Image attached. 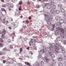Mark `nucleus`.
<instances>
[{
  "label": "nucleus",
  "mask_w": 66,
  "mask_h": 66,
  "mask_svg": "<svg viewBox=\"0 0 66 66\" xmlns=\"http://www.w3.org/2000/svg\"><path fill=\"white\" fill-rule=\"evenodd\" d=\"M54 45V44H53L51 45V46L48 49V53L49 55L53 57L54 58L55 57V56L52 53V52H53V47Z\"/></svg>",
  "instance_id": "nucleus-1"
},
{
  "label": "nucleus",
  "mask_w": 66,
  "mask_h": 66,
  "mask_svg": "<svg viewBox=\"0 0 66 66\" xmlns=\"http://www.w3.org/2000/svg\"><path fill=\"white\" fill-rule=\"evenodd\" d=\"M60 23H56L54 25L52 26L53 28H54L55 27H56L57 28V27H60L61 26V23H63L65 22V20H61L59 21Z\"/></svg>",
  "instance_id": "nucleus-2"
},
{
  "label": "nucleus",
  "mask_w": 66,
  "mask_h": 66,
  "mask_svg": "<svg viewBox=\"0 0 66 66\" xmlns=\"http://www.w3.org/2000/svg\"><path fill=\"white\" fill-rule=\"evenodd\" d=\"M38 41V40L37 39V38L35 37L33 39H31V42H29V44L30 46H32L35 44V42L37 43Z\"/></svg>",
  "instance_id": "nucleus-3"
},
{
  "label": "nucleus",
  "mask_w": 66,
  "mask_h": 66,
  "mask_svg": "<svg viewBox=\"0 0 66 66\" xmlns=\"http://www.w3.org/2000/svg\"><path fill=\"white\" fill-rule=\"evenodd\" d=\"M45 20L46 21H47V23L48 24V25H49L50 26L51 25V23H50V19L51 18H47V17L46 16L45 17Z\"/></svg>",
  "instance_id": "nucleus-4"
},
{
  "label": "nucleus",
  "mask_w": 66,
  "mask_h": 66,
  "mask_svg": "<svg viewBox=\"0 0 66 66\" xmlns=\"http://www.w3.org/2000/svg\"><path fill=\"white\" fill-rule=\"evenodd\" d=\"M54 48L55 51L56 52H57L58 53L59 52V47L58 46H57V44H56L54 45Z\"/></svg>",
  "instance_id": "nucleus-5"
},
{
  "label": "nucleus",
  "mask_w": 66,
  "mask_h": 66,
  "mask_svg": "<svg viewBox=\"0 0 66 66\" xmlns=\"http://www.w3.org/2000/svg\"><path fill=\"white\" fill-rule=\"evenodd\" d=\"M57 60L59 61H60V62L62 61V60H63V58H62V57L61 55H58L57 57Z\"/></svg>",
  "instance_id": "nucleus-6"
},
{
  "label": "nucleus",
  "mask_w": 66,
  "mask_h": 66,
  "mask_svg": "<svg viewBox=\"0 0 66 66\" xmlns=\"http://www.w3.org/2000/svg\"><path fill=\"white\" fill-rule=\"evenodd\" d=\"M46 52V49H42L39 52V54H42L43 53H45Z\"/></svg>",
  "instance_id": "nucleus-7"
},
{
  "label": "nucleus",
  "mask_w": 66,
  "mask_h": 66,
  "mask_svg": "<svg viewBox=\"0 0 66 66\" xmlns=\"http://www.w3.org/2000/svg\"><path fill=\"white\" fill-rule=\"evenodd\" d=\"M45 19H46V18H50V17L49 16H50V13H49V12H47L46 14H45Z\"/></svg>",
  "instance_id": "nucleus-8"
},
{
  "label": "nucleus",
  "mask_w": 66,
  "mask_h": 66,
  "mask_svg": "<svg viewBox=\"0 0 66 66\" xmlns=\"http://www.w3.org/2000/svg\"><path fill=\"white\" fill-rule=\"evenodd\" d=\"M50 2L51 3V7H52L53 6L54 4V3L53 2L54 0H49Z\"/></svg>",
  "instance_id": "nucleus-9"
},
{
  "label": "nucleus",
  "mask_w": 66,
  "mask_h": 66,
  "mask_svg": "<svg viewBox=\"0 0 66 66\" xmlns=\"http://www.w3.org/2000/svg\"><path fill=\"white\" fill-rule=\"evenodd\" d=\"M44 61L45 63H47V61H49V59H48V58L47 57L45 56Z\"/></svg>",
  "instance_id": "nucleus-10"
},
{
  "label": "nucleus",
  "mask_w": 66,
  "mask_h": 66,
  "mask_svg": "<svg viewBox=\"0 0 66 66\" xmlns=\"http://www.w3.org/2000/svg\"><path fill=\"white\" fill-rule=\"evenodd\" d=\"M61 52L63 53H65L66 52V51H65V48L64 47H62L61 48Z\"/></svg>",
  "instance_id": "nucleus-11"
},
{
  "label": "nucleus",
  "mask_w": 66,
  "mask_h": 66,
  "mask_svg": "<svg viewBox=\"0 0 66 66\" xmlns=\"http://www.w3.org/2000/svg\"><path fill=\"white\" fill-rule=\"evenodd\" d=\"M50 61L52 62V63L53 64H55V62H54V60L52 58H50Z\"/></svg>",
  "instance_id": "nucleus-12"
},
{
  "label": "nucleus",
  "mask_w": 66,
  "mask_h": 66,
  "mask_svg": "<svg viewBox=\"0 0 66 66\" xmlns=\"http://www.w3.org/2000/svg\"><path fill=\"white\" fill-rule=\"evenodd\" d=\"M6 33V31L5 29H4L3 31H2V35H4V34H5Z\"/></svg>",
  "instance_id": "nucleus-13"
},
{
  "label": "nucleus",
  "mask_w": 66,
  "mask_h": 66,
  "mask_svg": "<svg viewBox=\"0 0 66 66\" xmlns=\"http://www.w3.org/2000/svg\"><path fill=\"white\" fill-rule=\"evenodd\" d=\"M49 3H46L45 4H43V7H45L46 6L48 5H49Z\"/></svg>",
  "instance_id": "nucleus-14"
},
{
  "label": "nucleus",
  "mask_w": 66,
  "mask_h": 66,
  "mask_svg": "<svg viewBox=\"0 0 66 66\" xmlns=\"http://www.w3.org/2000/svg\"><path fill=\"white\" fill-rule=\"evenodd\" d=\"M60 11L62 13H64L65 12V10H64V9L62 8H61L60 9Z\"/></svg>",
  "instance_id": "nucleus-15"
},
{
  "label": "nucleus",
  "mask_w": 66,
  "mask_h": 66,
  "mask_svg": "<svg viewBox=\"0 0 66 66\" xmlns=\"http://www.w3.org/2000/svg\"><path fill=\"white\" fill-rule=\"evenodd\" d=\"M57 45L58 46V47L59 48V49H60L61 47H62V45H61V44L59 43L57 44Z\"/></svg>",
  "instance_id": "nucleus-16"
},
{
  "label": "nucleus",
  "mask_w": 66,
  "mask_h": 66,
  "mask_svg": "<svg viewBox=\"0 0 66 66\" xmlns=\"http://www.w3.org/2000/svg\"><path fill=\"white\" fill-rule=\"evenodd\" d=\"M55 34L56 35H59V30H57L55 31Z\"/></svg>",
  "instance_id": "nucleus-17"
},
{
  "label": "nucleus",
  "mask_w": 66,
  "mask_h": 66,
  "mask_svg": "<svg viewBox=\"0 0 66 66\" xmlns=\"http://www.w3.org/2000/svg\"><path fill=\"white\" fill-rule=\"evenodd\" d=\"M52 7L51 6H48L46 7V9H50Z\"/></svg>",
  "instance_id": "nucleus-18"
},
{
  "label": "nucleus",
  "mask_w": 66,
  "mask_h": 66,
  "mask_svg": "<svg viewBox=\"0 0 66 66\" xmlns=\"http://www.w3.org/2000/svg\"><path fill=\"white\" fill-rule=\"evenodd\" d=\"M25 64H26V65H28V66H31V64H30V63H29L28 62H25Z\"/></svg>",
  "instance_id": "nucleus-19"
},
{
  "label": "nucleus",
  "mask_w": 66,
  "mask_h": 66,
  "mask_svg": "<svg viewBox=\"0 0 66 66\" xmlns=\"http://www.w3.org/2000/svg\"><path fill=\"white\" fill-rule=\"evenodd\" d=\"M55 12L56 14H59L60 13V11L59 10H57L56 11H55Z\"/></svg>",
  "instance_id": "nucleus-20"
},
{
  "label": "nucleus",
  "mask_w": 66,
  "mask_h": 66,
  "mask_svg": "<svg viewBox=\"0 0 66 66\" xmlns=\"http://www.w3.org/2000/svg\"><path fill=\"white\" fill-rule=\"evenodd\" d=\"M51 13H54L55 12V10L54 9H52V10H51Z\"/></svg>",
  "instance_id": "nucleus-21"
},
{
  "label": "nucleus",
  "mask_w": 66,
  "mask_h": 66,
  "mask_svg": "<svg viewBox=\"0 0 66 66\" xmlns=\"http://www.w3.org/2000/svg\"><path fill=\"white\" fill-rule=\"evenodd\" d=\"M57 39H59L58 40H61L62 38H61V37H57Z\"/></svg>",
  "instance_id": "nucleus-22"
},
{
  "label": "nucleus",
  "mask_w": 66,
  "mask_h": 66,
  "mask_svg": "<svg viewBox=\"0 0 66 66\" xmlns=\"http://www.w3.org/2000/svg\"><path fill=\"white\" fill-rule=\"evenodd\" d=\"M59 66H63V63H60L59 64Z\"/></svg>",
  "instance_id": "nucleus-23"
},
{
  "label": "nucleus",
  "mask_w": 66,
  "mask_h": 66,
  "mask_svg": "<svg viewBox=\"0 0 66 66\" xmlns=\"http://www.w3.org/2000/svg\"><path fill=\"white\" fill-rule=\"evenodd\" d=\"M63 43L64 45H66V40H64L63 42Z\"/></svg>",
  "instance_id": "nucleus-24"
},
{
  "label": "nucleus",
  "mask_w": 66,
  "mask_h": 66,
  "mask_svg": "<svg viewBox=\"0 0 66 66\" xmlns=\"http://www.w3.org/2000/svg\"><path fill=\"white\" fill-rule=\"evenodd\" d=\"M7 42L8 43H11V40L10 39H9L7 40Z\"/></svg>",
  "instance_id": "nucleus-25"
},
{
  "label": "nucleus",
  "mask_w": 66,
  "mask_h": 66,
  "mask_svg": "<svg viewBox=\"0 0 66 66\" xmlns=\"http://www.w3.org/2000/svg\"><path fill=\"white\" fill-rule=\"evenodd\" d=\"M64 60H65L66 59V55H65V56L63 57Z\"/></svg>",
  "instance_id": "nucleus-26"
},
{
  "label": "nucleus",
  "mask_w": 66,
  "mask_h": 66,
  "mask_svg": "<svg viewBox=\"0 0 66 66\" xmlns=\"http://www.w3.org/2000/svg\"><path fill=\"white\" fill-rule=\"evenodd\" d=\"M59 19V17L58 16H56L55 17V19L56 20H58Z\"/></svg>",
  "instance_id": "nucleus-27"
},
{
  "label": "nucleus",
  "mask_w": 66,
  "mask_h": 66,
  "mask_svg": "<svg viewBox=\"0 0 66 66\" xmlns=\"http://www.w3.org/2000/svg\"><path fill=\"white\" fill-rule=\"evenodd\" d=\"M3 23H5V19H3Z\"/></svg>",
  "instance_id": "nucleus-28"
},
{
  "label": "nucleus",
  "mask_w": 66,
  "mask_h": 66,
  "mask_svg": "<svg viewBox=\"0 0 66 66\" xmlns=\"http://www.w3.org/2000/svg\"><path fill=\"white\" fill-rule=\"evenodd\" d=\"M52 7H53V9H54L55 8H56V6L54 5H53Z\"/></svg>",
  "instance_id": "nucleus-29"
},
{
  "label": "nucleus",
  "mask_w": 66,
  "mask_h": 66,
  "mask_svg": "<svg viewBox=\"0 0 66 66\" xmlns=\"http://www.w3.org/2000/svg\"><path fill=\"white\" fill-rule=\"evenodd\" d=\"M40 7V6L37 5L36 6V8H37V9H38V8H39Z\"/></svg>",
  "instance_id": "nucleus-30"
},
{
  "label": "nucleus",
  "mask_w": 66,
  "mask_h": 66,
  "mask_svg": "<svg viewBox=\"0 0 66 66\" xmlns=\"http://www.w3.org/2000/svg\"><path fill=\"white\" fill-rule=\"evenodd\" d=\"M9 62H10V63H11V64L12 63H14V62H13V61L12 60H11Z\"/></svg>",
  "instance_id": "nucleus-31"
},
{
  "label": "nucleus",
  "mask_w": 66,
  "mask_h": 66,
  "mask_svg": "<svg viewBox=\"0 0 66 66\" xmlns=\"http://www.w3.org/2000/svg\"><path fill=\"white\" fill-rule=\"evenodd\" d=\"M0 42L1 43H2V42H3V40L2 39H0Z\"/></svg>",
  "instance_id": "nucleus-32"
},
{
  "label": "nucleus",
  "mask_w": 66,
  "mask_h": 66,
  "mask_svg": "<svg viewBox=\"0 0 66 66\" xmlns=\"http://www.w3.org/2000/svg\"><path fill=\"white\" fill-rule=\"evenodd\" d=\"M61 18H62V17H59L58 19V20H59L60 21V20L61 19Z\"/></svg>",
  "instance_id": "nucleus-33"
},
{
  "label": "nucleus",
  "mask_w": 66,
  "mask_h": 66,
  "mask_svg": "<svg viewBox=\"0 0 66 66\" xmlns=\"http://www.w3.org/2000/svg\"><path fill=\"white\" fill-rule=\"evenodd\" d=\"M3 46V44H2V43H0V46H1V47H2Z\"/></svg>",
  "instance_id": "nucleus-34"
},
{
  "label": "nucleus",
  "mask_w": 66,
  "mask_h": 66,
  "mask_svg": "<svg viewBox=\"0 0 66 66\" xmlns=\"http://www.w3.org/2000/svg\"><path fill=\"white\" fill-rule=\"evenodd\" d=\"M58 6L59 7H62V5L61 4H59L58 5Z\"/></svg>",
  "instance_id": "nucleus-35"
},
{
  "label": "nucleus",
  "mask_w": 66,
  "mask_h": 66,
  "mask_svg": "<svg viewBox=\"0 0 66 66\" xmlns=\"http://www.w3.org/2000/svg\"><path fill=\"white\" fill-rule=\"evenodd\" d=\"M10 5V4L9 3H7L6 4V6H9Z\"/></svg>",
  "instance_id": "nucleus-36"
},
{
  "label": "nucleus",
  "mask_w": 66,
  "mask_h": 66,
  "mask_svg": "<svg viewBox=\"0 0 66 66\" xmlns=\"http://www.w3.org/2000/svg\"><path fill=\"white\" fill-rule=\"evenodd\" d=\"M29 54H31L32 55V54H33V52H29Z\"/></svg>",
  "instance_id": "nucleus-37"
},
{
  "label": "nucleus",
  "mask_w": 66,
  "mask_h": 66,
  "mask_svg": "<svg viewBox=\"0 0 66 66\" xmlns=\"http://www.w3.org/2000/svg\"><path fill=\"white\" fill-rule=\"evenodd\" d=\"M38 58H39V59H40V58H41V55H39L38 56Z\"/></svg>",
  "instance_id": "nucleus-38"
},
{
  "label": "nucleus",
  "mask_w": 66,
  "mask_h": 66,
  "mask_svg": "<svg viewBox=\"0 0 66 66\" xmlns=\"http://www.w3.org/2000/svg\"><path fill=\"white\" fill-rule=\"evenodd\" d=\"M11 7H13V4H11Z\"/></svg>",
  "instance_id": "nucleus-39"
},
{
  "label": "nucleus",
  "mask_w": 66,
  "mask_h": 66,
  "mask_svg": "<svg viewBox=\"0 0 66 66\" xmlns=\"http://www.w3.org/2000/svg\"><path fill=\"white\" fill-rule=\"evenodd\" d=\"M50 66H55L54 65V64H50Z\"/></svg>",
  "instance_id": "nucleus-40"
},
{
  "label": "nucleus",
  "mask_w": 66,
  "mask_h": 66,
  "mask_svg": "<svg viewBox=\"0 0 66 66\" xmlns=\"http://www.w3.org/2000/svg\"><path fill=\"white\" fill-rule=\"evenodd\" d=\"M22 51V48H20V52H21Z\"/></svg>",
  "instance_id": "nucleus-41"
},
{
  "label": "nucleus",
  "mask_w": 66,
  "mask_h": 66,
  "mask_svg": "<svg viewBox=\"0 0 66 66\" xmlns=\"http://www.w3.org/2000/svg\"><path fill=\"white\" fill-rule=\"evenodd\" d=\"M3 53V52H0V55H2V54Z\"/></svg>",
  "instance_id": "nucleus-42"
},
{
  "label": "nucleus",
  "mask_w": 66,
  "mask_h": 66,
  "mask_svg": "<svg viewBox=\"0 0 66 66\" xmlns=\"http://www.w3.org/2000/svg\"><path fill=\"white\" fill-rule=\"evenodd\" d=\"M6 64H10V61H9V62H6Z\"/></svg>",
  "instance_id": "nucleus-43"
},
{
  "label": "nucleus",
  "mask_w": 66,
  "mask_h": 66,
  "mask_svg": "<svg viewBox=\"0 0 66 66\" xmlns=\"http://www.w3.org/2000/svg\"><path fill=\"white\" fill-rule=\"evenodd\" d=\"M4 35H2V38H4Z\"/></svg>",
  "instance_id": "nucleus-44"
},
{
  "label": "nucleus",
  "mask_w": 66,
  "mask_h": 66,
  "mask_svg": "<svg viewBox=\"0 0 66 66\" xmlns=\"http://www.w3.org/2000/svg\"><path fill=\"white\" fill-rule=\"evenodd\" d=\"M2 11H5V10L4 9L2 8L1 9Z\"/></svg>",
  "instance_id": "nucleus-45"
},
{
  "label": "nucleus",
  "mask_w": 66,
  "mask_h": 66,
  "mask_svg": "<svg viewBox=\"0 0 66 66\" xmlns=\"http://www.w3.org/2000/svg\"><path fill=\"white\" fill-rule=\"evenodd\" d=\"M2 7H6V5H4L2 6Z\"/></svg>",
  "instance_id": "nucleus-46"
},
{
  "label": "nucleus",
  "mask_w": 66,
  "mask_h": 66,
  "mask_svg": "<svg viewBox=\"0 0 66 66\" xmlns=\"http://www.w3.org/2000/svg\"><path fill=\"white\" fill-rule=\"evenodd\" d=\"M12 24H13V25H14V26H15V23H14L13 22L11 23Z\"/></svg>",
  "instance_id": "nucleus-47"
},
{
  "label": "nucleus",
  "mask_w": 66,
  "mask_h": 66,
  "mask_svg": "<svg viewBox=\"0 0 66 66\" xmlns=\"http://www.w3.org/2000/svg\"><path fill=\"white\" fill-rule=\"evenodd\" d=\"M10 48L11 49H12V48H13V46H12V45H11Z\"/></svg>",
  "instance_id": "nucleus-48"
},
{
  "label": "nucleus",
  "mask_w": 66,
  "mask_h": 66,
  "mask_svg": "<svg viewBox=\"0 0 66 66\" xmlns=\"http://www.w3.org/2000/svg\"><path fill=\"white\" fill-rule=\"evenodd\" d=\"M6 54H5V53H3V54H2V55H5Z\"/></svg>",
  "instance_id": "nucleus-49"
},
{
  "label": "nucleus",
  "mask_w": 66,
  "mask_h": 66,
  "mask_svg": "<svg viewBox=\"0 0 66 66\" xmlns=\"http://www.w3.org/2000/svg\"><path fill=\"white\" fill-rule=\"evenodd\" d=\"M22 3V2H19V4H21Z\"/></svg>",
  "instance_id": "nucleus-50"
},
{
  "label": "nucleus",
  "mask_w": 66,
  "mask_h": 66,
  "mask_svg": "<svg viewBox=\"0 0 66 66\" xmlns=\"http://www.w3.org/2000/svg\"><path fill=\"white\" fill-rule=\"evenodd\" d=\"M63 15L64 16H65L66 17V13H64Z\"/></svg>",
  "instance_id": "nucleus-51"
},
{
  "label": "nucleus",
  "mask_w": 66,
  "mask_h": 66,
  "mask_svg": "<svg viewBox=\"0 0 66 66\" xmlns=\"http://www.w3.org/2000/svg\"><path fill=\"white\" fill-rule=\"evenodd\" d=\"M19 9V11H21V8H18Z\"/></svg>",
  "instance_id": "nucleus-52"
},
{
  "label": "nucleus",
  "mask_w": 66,
  "mask_h": 66,
  "mask_svg": "<svg viewBox=\"0 0 66 66\" xmlns=\"http://www.w3.org/2000/svg\"><path fill=\"white\" fill-rule=\"evenodd\" d=\"M25 57H28V58H30V57H29V56H25Z\"/></svg>",
  "instance_id": "nucleus-53"
},
{
  "label": "nucleus",
  "mask_w": 66,
  "mask_h": 66,
  "mask_svg": "<svg viewBox=\"0 0 66 66\" xmlns=\"http://www.w3.org/2000/svg\"><path fill=\"white\" fill-rule=\"evenodd\" d=\"M16 51H17V50H16V49H14V52H16Z\"/></svg>",
  "instance_id": "nucleus-54"
},
{
  "label": "nucleus",
  "mask_w": 66,
  "mask_h": 66,
  "mask_svg": "<svg viewBox=\"0 0 66 66\" xmlns=\"http://www.w3.org/2000/svg\"><path fill=\"white\" fill-rule=\"evenodd\" d=\"M31 19V17L29 16V20H30V19Z\"/></svg>",
  "instance_id": "nucleus-55"
},
{
  "label": "nucleus",
  "mask_w": 66,
  "mask_h": 66,
  "mask_svg": "<svg viewBox=\"0 0 66 66\" xmlns=\"http://www.w3.org/2000/svg\"><path fill=\"white\" fill-rule=\"evenodd\" d=\"M26 23H29V21H26Z\"/></svg>",
  "instance_id": "nucleus-56"
},
{
  "label": "nucleus",
  "mask_w": 66,
  "mask_h": 66,
  "mask_svg": "<svg viewBox=\"0 0 66 66\" xmlns=\"http://www.w3.org/2000/svg\"><path fill=\"white\" fill-rule=\"evenodd\" d=\"M3 62L4 63H5V61L4 60H3Z\"/></svg>",
  "instance_id": "nucleus-57"
},
{
  "label": "nucleus",
  "mask_w": 66,
  "mask_h": 66,
  "mask_svg": "<svg viewBox=\"0 0 66 66\" xmlns=\"http://www.w3.org/2000/svg\"><path fill=\"white\" fill-rule=\"evenodd\" d=\"M8 28L10 29H11V27H8Z\"/></svg>",
  "instance_id": "nucleus-58"
},
{
  "label": "nucleus",
  "mask_w": 66,
  "mask_h": 66,
  "mask_svg": "<svg viewBox=\"0 0 66 66\" xmlns=\"http://www.w3.org/2000/svg\"><path fill=\"white\" fill-rule=\"evenodd\" d=\"M6 24H7V23H8V21H7L6 22Z\"/></svg>",
  "instance_id": "nucleus-59"
},
{
  "label": "nucleus",
  "mask_w": 66,
  "mask_h": 66,
  "mask_svg": "<svg viewBox=\"0 0 66 66\" xmlns=\"http://www.w3.org/2000/svg\"><path fill=\"white\" fill-rule=\"evenodd\" d=\"M28 4H30V2H27Z\"/></svg>",
  "instance_id": "nucleus-60"
},
{
  "label": "nucleus",
  "mask_w": 66,
  "mask_h": 66,
  "mask_svg": "<svg viewBox=\"0 0 66 66\" xmlns=\"http://www.w3.org/2000/svg\"><path fill=\"white\" fill-rule=\"evenodd\" d=\"M9 8H11V6H9Z\"/></svg>",
  "instance_id": "nucleus-61"
},
{
  "label": "nucleus",
  "mask_w": 66,
  "mask_h": 66,
  "mask_svg": "<svg viewBox=\"0 0 66 66\" xmlns=\"http://www.w3.org/2000/svg\"><path fill=\"white\" fill-rule=\"evenodd\" d=\"M45 0H43L42 1V2H45Z\"/></svg>",
  "instance_id": "nucleus-62"
},
{
  "label": "nucleus",
  "mask_w": 66,
  "mask_h": 66,
  "mask_svg": "<svg viewBox=\"0 0 66 66\" xmlns=\"http://www.w3.org/2000/svg\"><path fill=\"white\" fill-rule=\"evenodd\" d=\"M5 48H4V49H3V51H5Z\"/></svg>",
  "instance_id": "nucleus-63"
},
{
  "label": "nucleus",
  "mask_w": 66,
  "mask_h": 66,
  "mask_svg": "<svg viewBox=\"0 0 66 66\" xmlns=\"http://www.w3.org/2000/svg\"><path fill=\"white\" fill-rule=\"evenodd\" d=\"M29 47H27V50H29Z\"/></svg>",
  "instance_id": "nucleus-64"
}]
</instances>
